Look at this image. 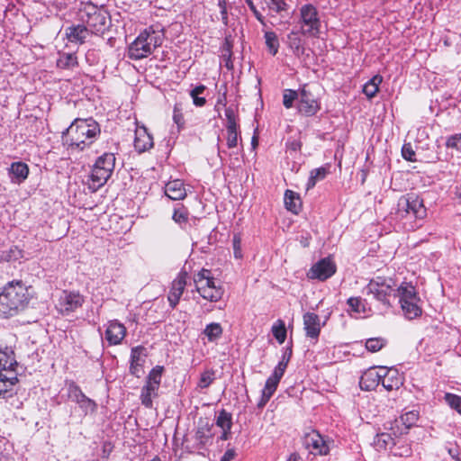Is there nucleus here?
<instances>
[{"label":"nucleus","instance_id":"20e7f679","mask_svg":"<svg viewBox=\"0 0 461 461\" xmlns=\"http://www.w3.org/2000/svg\"><path fill=\"white\" fill-rule=\"evenodd\" d=\"M164 33L152 26L145 29L128 48V57L139 60L149 57L158 47L161 46Z\"/></svg>","mask_w":461,"mask_h":461},{"label":"nucleus","instance_id":"dca6fc26","mask_svg":"<svg viewBox=\"0 0 461 461\" xmlns=\"http://www.w3.org/2000/svg\"><path fill=\"white\" fill-rule=\"evenodd\" d=\"M186 279L187 273L182 271L178 274L177 277L171 284V288L167 295V300L169 302L171 308L173 309L178 304L179 300L185 291V288L187 284Z\"/></svg>","mask_w":461,"mask_h":461},{"label":"nucleus","instance_id":"338daca9","mask_svg":"<svg viewBox=\"0 0 461 461\" xmlns=\"http://www.w3.org/2000/svg\"><path fill=\"white\" fill-rule=\"evenodd\" d=\"M234 449H227L224 455L221 456V461H232L235 457Z\"/></svg>","mask_w":461,"mask_h":461},{"label":"nucleus","instance_id":"c85d7f7f","mask_svg":"<svg viewBox=\"0 0 461 461\" xmlns=\"http://www.w3.org/2000/svg\"><path fill=\"white\" fill-rule=\"evenodd\" d=\"M284 200L285 208L291 212L297 214L301 211L302 201L297 193L292 190H286Z\"/></svg>","mask_w":461,"mask_h":461},{"label":"nucleus","instance_id":"5701e85b","mask_svg":"<svg viewBox=\"0 0 461 461\" xmlns=\"http://www.w3.org/2000/svg\"><path fill=\"white\" fill-rule=\"evenodd\" d=\"M165 194L171 200H182L186 196L184 183L180 179L169 181L165 186Z\"/></svg>","mask_w":461,"mask_h":461},{"label":"nucleus","instance_id":"0e129e2a","mask_svg":"<svg viewBox=\"0 0 461 461\" xmlns=\"http://www.w3.org/2000/svg\"><path fill=\"white\" fill-rule=\"evenodd\" d=\"M217 2H218V6L220 7L221 21L225 25H227L228 24V13H227L226 0H217Z\"/></svg>","mask_w":461,"mask_h":461},{"label":"nucleus","instance_id":"4c0bfd02","mask_svg":"<svg viewBox=\"0 0 461 461\" xmlns=\"http://www.w3.org/2000/svg\"><path fill=\"white\" fill-rule=\"evenodd\" d=\"M203 334L207 337L209 341L213 342L221 337L222 328L220 323L212 322L206 325L203 330Z\"/></svg>","mask_w":461,"mask_h":461},{"label":"nucleus","instance_id":"c03bdc74","mask_svg":"<svg viewBox=\"0 0 461 461\" xmlns=\"http://www.w3.org/2000/svg\"><path fill=\"white\" fill-rule=\"evenodd\" d=\"M67 394L68 399L77 402L85 393L75 382L71 381L67 384Z\"/></svg>","mask_w":461,"mask_h":461},{"label":"nucleus","instance_id":"4d7b16f0","mask_svg":"<svg viewBox=\"0 0 461 461\" xmlns=\"http://www.w3.org/2000/svg\"><path fill=\"white\" fill-rule=\"evenodd\" d=\"M232 248L235 258H242L243 254L241 250V236L240 233H235L232 238Z\"/></svg>","mask_w":461,"mask_h":461},{"label":"nucleus","instance_id":"6e6d98bb","mask_svg":"<svg viewBox=\"0 0 461 461\" xmlns=\"http://www.w3.org/2000/svg\"><path fill=\"white\" fill-rule=\"evenodd\" d=\"M384 346V340L380 338H372L366 340V348L370 352H377Z\"/></svg>","mask_w":461,"mask_h":461},{"label":"nucleus","instance_id":"680f3d73","mask_svg":"<svg viewBox=\"0 0 461 461\" xmlns=\"http://www.w3.org/2000/svg\"><path fill=\"white\" fill-rule=\"evenodd\" d=\"M447 148L461 149V133L450 136L446 142Z\"/></svg>","mask_w":461,"mask_h":461},{"label":"nucleus","instance_id":"5fc2aeb1","mask_svg":"<svg viewBox=\"0 0 461 461\" xmlns=\"http://www.w3.org/2000/svg\"><path fill=\"white\" fill-rule=\"evenodd\" d=\"M182 111L181 104H176L173 110V121L177 125L178 129L185 126V119Z\"/></svg>","mask_w":461,"mask_h":461},{"label":"nucleus","instance_id":"9b49d317","mask_svg":"<svg viewBox=\"0 0 461 461\" xmlns=\"http://www.w3.org/2000/svg\"><path fill=\"white\" fill-rule=\"evenodd\" d=\"M303 447L313 455H327L330 451L329 445L323 437L315 429H311L304 432L303 438Z\"/></svg>","mask_w":461,"mask_h":461},{"label":"nucleus","instance_id":"72a5a7b5","mask_svg":"<svg viewBox=\"0 0 461 461\" xmlns=\"http://www.w3.org/2000/svg\"><path fill=\"white\" fill-rule=\"evenodd\" d=\"M264 38L269 53L273 56L276 55L279 50V41L276 33L272 31H267L265 32Z\"/></svg>","mask_w":461,"mask_h":461},{"label":"nucleus","instance_id":"58836bf2","mask_svg":"<svg viewBox=\"0 0 461 461\" xmlns=\"http://www.w3.org/2000/svg\"><path fill=\"white\" fill-rule=\"evenodd\" d=\"M215 422L221 429L230 430L232 427L231 413L228 412L224 409L221 410L216 417Z\"/></svg>","mask_w":461,"mask_h":461},{"label":"nucleus","instance_id":"8fccbe9b","mask_svg":"<svg viewBox=\"0 0 461 461\" xmlns=\"http://www.w3.org/2000/svg\"><path fill=\"white\" fill-rule=\"evenodd\" d=\"M162 372L163 366H157L156 367L152 368L147 377L146 382L159 386L162 377Z\"/></svg>","mask_w":461,"mask_h":461},{"label":"nucleus","instance_id":"de8ad7c7","mask_svg":"<svg viewBox=\"0 0 461 461\" xmlns=\"http://www.w3.org/2000/svg\"><path fill=\"white\" fill-rule=\"evenodd\" d=\"M299 100V91L285 89L283 93V104L285 108H292L294 102Z\"/></svg>","mask_w":461,"mask_h":461},{"label":"nucleus","instance_id":"7c9ffc66","mask_svg":"<svg viewBox=\"0 0 461 461\" xmlns=\"http://www.w3.org/2000/svg\"><path fill=\"white\" fill-rule=\"evenodd\" d=\"M159 386L146 382L141 389L140 400L141 403L147 408H152V398L158 395Z\"/></svg>","mask_w":461,"mask_h":461},{"label":"nucleus","instance_id":"774afa93","mask_svg":"<svg viewBox=\"0 0 461 461\" xmlns=\"http://www.w3.org/2000/svg\"><path fill=\"white\" fill-rule=\"evenodd\" d=\"M227 124H226V130L227 131H236L239 130V125L237 123V118L235 119H226Z\"/></svg>","mask_w":461,"mask_h":461},{"label":"nucleus","instance_id":"bb28decb","mask_svg":"<svg viewBox=\"0 0 461 461\" xmlns=\"http://www.w3.org/2000/svg\"><path fill=\"white\" fill-rule=\"evenodd\" d=\"M264 3L271 16L279 14L281 17L288 15L290 5L285 0H264Z\"/></svg>","mask_w":461,"mask_h":461},{"label":"nucleus","instance_id":"6ab92c4d","mask_svg":"<svg viewBox=\"0 0 461 461\" xmlns=\"http://www.w3.org/2000/svg\"><path fill=\"white\" fill-rule=\"evenodd\" d=\"M126 335L125 326L117 320L109 321L105 330V339L110 345H118Z\"/></svg>","mask_w":461,"mask_h":461},{"label":"nucleus","instance_id":"aec40b11","mask_svg":"<svg viewBox=\"0 0 461 461\" xmlns=\"http://www.w3.org/2000/svg\"><path fill=\"white\" fill-rule=\"evenodd\" d=\"M153 145V138L148 132L146 127L142 126L135 131L134 148L138 152H145L151 149Z\"/></svg>","mask_w":461,"mask_h":461},{"label":"nucleus","instance_id":"ddd939ff","mask_svg":"<svg viewBox=\"0 0 461 461\" xmlns=\"http://www.w3.org/2000/svg\"><path fill=\"white\" fill-rule=\"evenodd\" d=\"M335 272V265L329 258H322L311 267L307 276L311 279L324 281L332 276Z\"/></svg>","mask_w":461,"mask_h":461},{"label":"nucleus","instance_id":"39448f33","mask_svg":"<svg viewBox=\"0 0 461 461\" xmlns=\"http://www.w3.org/2000/svg\"><path fill=\"white\" fill-rule=\"evenodd\" d=\"M396 284L392 278L377 276L363 288V294L371 296L386 309L392 306L391 299L396 298Z\"/></svg>","mask_w":461,"mask_h":461},{"label":"nucleus","instance_id":"e2e57ef3","mask_svg":"<svg viewBox=\"0 0 461 461\" xmlns=\"http://www.w3.org/2000/svg\"><path fill=\"white\" fill-rule=\"evenodd\" d=\"M286 149L290 152H297L302 149V142L299 140L289 139L285 143Z\"/></svg>","mask_w":461,"mask_h":461},{"label":"nucleus","instance_id":"393cba45","mask_svg":"<svg viewBox=\"0 0 461 461\" xmlns=\"http://www.w3.org/2000/svg\"><path fill=\"white\" fill-rule=\"evenodd\" d=\"M394 444V438L391 434L386 432L377 433L372 442L373 447L378 452L385 451L387 449H391L392 451Z\"/></svg>","mask_w":461,"mask_h":461},{"label":"nucleus","instance_id":"bf43d9fd","mask_svg":"<svg viewBox=\"0 0 461 461\" xmlns=\"http://www.w3.org/2000/svg\"><path fill=\"white\" fill-rule=\"evenodd\" d=\"M402 158L408 161H416L415 152L410 143L404 144L402 148Z\"/></svg>","mask_w":461,"mask_h":461},{"label":"nucleus","instance_id":"3c124183","mask_svg":"<svg viewBox=\"0 0 461 461\" xmlns=\"http://www.w3.org/2000/svg\"><path fill=\"white\" fill-rule=\"evenodd\" d=\"M419 419V413L417 411H408L401 416V421L405 426V429H410L416 423Z\"/></svg>","mask_w":461,"mask_h":461},{"label":"nucleus","instance_id":"37998d69","mask_svg":"<svg viewBox=\"0 0 461 461\" xmlns=\"http://www.w3.org/2000/svg\"><path fill=\"white\" fill-rule=\"evenodd\" d=\"M77 403L85 414H87L88 412H95L97 408L95 402L88 398L86 394H84L82 398L77 402Z\"/></svg>","mask_w":461,"mask_h":461},{"label":"nucleus","instance_id":"a19ab883","mask_svg":"<svg viewBox=\"0 0 461 461\" xmlns=\"http://www.w3.org/2000/svg\"><path fill=\"white\" fill-rule=\"evenodd\" d=\"M272 333L279 344H283L286 339V328L284 321L278 320L272 326Z\"/></svg>","mask_w":461,"mask_h":461},{"label":"nucleus","instance_id":"79ce46f5","mask_svg":"<svg viewBox=\"0 0 461 461\" xmlns=\"http://www.w3.org/2000/svg\"><path fill=\"white\" fill-rule=\"evenodd\" d=\"M189 212L188 210L183 205H177L174 209L172 219L179 225L185 224L188 221Z\"/></svg>","mask_w":461,"mask_h":461},{"label":"nucleus","instance_id":"7ed1b4c3","mask_svg":"<svg viewBox=\"0 0 461 461\" xmlns=\"http://www.w3.org/2000/svg\"><path fill=\"white\" fill-rule=\"evenodd\" d=\"M77 17L94 34H104L111 26L108 12L103 5L98 6L92 2L80 4Z\"/></svg>","mask_w":461,"mask_h":461},{"label":"nucleus","instance_id":"4468645a","mask_svg":"<svg viewBox=\"0 0 461 461\" xmlns=\"http://www.w3.org/2000/svg\"><path fill=\"white\" fill-rule=\"evenodd\" d=\"M381 384L387 391L399 389L403 384V376L397 369L380 366Z\"/></svg>","mask_w":461,"mask_h":461},{"label":"nucleus","instance_id":"864d4df0","mask_svg":"<svg viewBox=\"0 0 461 461\" xmlns=\"http://www.w3.org/2000/svg\"><path fill=\"white\" fill-rule=\"evenodd\" d=\"M292 352V347L286 348L283 353L282 359L279 361L275 369H281V373L285 374L287 365L291 359Z\"/></svg>","mask_w":461,"mask_h":461},{"label":"nucleus","instance_id":"f8f14e48","mask_svg":"<svg viewBox=\"0 0 461 461\" xmlns=\"http://www.w3.org/2000/svg\"><path fill=\"white\" fill-rule=\"evenodd\" d=\"M85 298L78 292L62 291L57 304V309L62 314H69L80 308Z\"/></svg>","mask_w":461,"mask_h":461},{"label":"nucleus","instance_id":"1a4fd4ad","mask_svg":"<svg viewBox=\"0 0 461 461\" xmlns=\"http://www.w3.org/2000/svg\"><path fill=\"white\" fill-rule=\"evenodd\" d=\"M298 111L305 116H313L321 109V103L308 85L299 89Z\"/></svg>","mask_w":461,"mask_h":461},{"label":"nucleus","instance_id":"c9c22d12","mask_svg":"<svg viewBox=\"0 0 461 461\" xmlns=\"http://www.w3.org/2000/svg\"><path fill=\"white\" fill-rule=\"evenodd\" d=\"M419 302H408L406 304L402 303L401 307L404 313V316L409 319L412 320L421 315L422 310L419 306Z\"/></svg>","mask_w":461,"mask_h":461},{"label":"nucleus","instance_id":"0eeeda50","mask_svg":"<svg viewBox=\"0 0 461 461\" xmlns=\"http://www.w3.org/2000/svg\"><path fill=\"white\" fill-rule=\"evenodd\" d=\"M194 282L195 290L203 299L216 303L222 298L224 290L221 285H216L211 270L203 268L194 276Z\"/></svg>","mask_w":461,"mask_h":461},{"label":"nucleus","instance_id":"603ef678","mask_svg":"<svg viewBox=\"0 0 461 461\" xmlns=\"http://www.w3.org/2000/svg\"><path fill=\"white\" fill-rule=\"evenodd\" d=\"M445 400L452 409L456 410L461 414V396L447 393L445 394Z\"/></svg>","mask_w":461,"mask_h":461},{"label":"nucleus","instance_id":"69168bd1","mask_svg":"<svg viewBox=\"0 0 461 461\" xmlns=\"http://www.w3.org/2000/svg\"><path fill=\"white\" fill-rule=\"evenodd\" d=\"M211 436L206 435L203 431V429H199L195 433L196 439L200 442L202 445H205L210 438Z\"/></svg>","mask_w":461,"mask_h":461},{"label":"nucleus","instance_id":"a18cd8bd","mask_svg":"<svg viewBox=\"0 0 461 461\" xmlns=\"http://www.w3.org/2000/svg\"><path fill=\"white\" fill-rule=\"evenodd\" d=\"M215 380V372L212 369L205 370L201 374L200 379L198 381L197 386L200 389L208 388Z\"/></svg>","mask_w":461,"mask_h":461},{"label":"nucleus","instance_id":"a211bd4d","mask_svg":"<svg viewBox=\"0 0 461 461\" xmlns=\"http://www.w3.org/2000/svg\"><path fill=\"white\" fill-rule=\"evenodd\" d=\"M303 319L306 337L317 340L321 328L319 315L314 312H308L303 314Z\"/></svg>","mask_w":461,"mask_h":461},{"label":"nucleus","instance_id":"b1692460","mask_svg":"<svg viewBox=\"0 0 461 461\" xmlns=\"http://www.w3.org/2000/svg\"><path fill=\"white\" fill-rule=\"evenodd\" d=\"M29 175V167L24 162H13L9 167L11 181L14 184L23 183Z\"/></svg>","mask_w":461,"mask_h":461},{"label":"nucleus","instance_id":"f704fd0d","mask_svg":"<svg viewBox=\"0 0 461 461\" xmlns=\"http://www.w3.org/2000/svg\"><path fill=\"white\" fill-rule=\"evenodd\" d=\"M347 303L349 309L356 313L367 314L370 312V308L366 307V300L361 297H350Z\"/></svg>","mask_w":461,"mask_h":461},{"label":"nucleus","instance_id":"c756f323","mask_svg":"<svg viewBox=\"0 0 461 461\" xmlns=\"http://www.w3.org/2000/svg\"><path fill=\"white\" fill-rule=\"evenodd\" d=\"M286 44L295 56L300 57L304 53L303 40L298 32L292 31L287 34Z\"/></svg>","mask_w":461,"mask_h":461},{"label":"nucleus","instance_id":"4be33fe9","mask_svg":"<svg viewBox=\"0 0 461 461\" xmlns=\"http://www.w3.org/2000/svg\"><path fill=\"white\" fill-rule=\"evenodd\" d=\"M396 297H399L400 303L406 304L408 302H420L415 287L411 283H402L395 287Z\"/></svg>","mask_w":461,"mask_h":461},{"label":"nucleus","instance_id":"a878e982","mask_svg":"<svg viewBox=\"0 0 461 461\" xmlns=\"http://www.w3.org/2000/svg\"><path fill=\"white\" fill-rule=\"evenodd\" d=\"M18 363L14 359V352L6 348L5 350H0V372L6 371L10 373V375L15 374L14 366H17Z\"/></svg>","mask_w":461,"mask_h":461},{"label":"nucleus","instance_id":"9d476101","mask_svg":"<svg viewBox=\"0 0 461 461\" xmlns=\"http://www.w3.org/2000/svg\"><path fill=\"white\" fill-rule=\"evenodd\" d=\"M398 212L402 217L411 214L416 219H423L427 214L423 201L413 194L408 195V197L402 196L399 199Z\"/></svg>","mask_w":461,"mask_h":461},{"label":"nucleus","instance_id":"f03ea898","mask_svg":"<svg viewBox=\"0 0 461 461\" xmlns=\"http://www.w3.org/2000/svg\"><path fill=\"white\" fill-rule=\"evenodd\" d=\"M100 133V126L94 119H76L63 131L62 138L69 147L84 150L97 140Z\"/></svg>","mask_w":461,"mask_h":461},{"label":"nucleus","instance_id":"412c9836","mask_svg":"<svg viewBox=\"0 0 461 461\" xmlns=\"http://www.w3.org/2000/svg\"><path fill=\"white\" fill-rule=\"evenodd\" d=\"M65 32L68 41L76 44H83L90 32L87 27L82 23L81 24L67 27Z\"/></svg>","mask_w":461,"mask_h":461},{"label":"nucleus","instance_id":"f3484780","mask_svg":"<svg viewBox=\"0 0 461 461\" xmlns=\"http://www.w3.org/2000/svg\"><path fill=\"white\" fill-rule=\"evenodd\" d=\"M381 384L380 367H371L360 377L359 386L363 391H373Z\"/></svg>","mask_w":461,"mask_h":461},{"label":"nucleus","instance_id":"2eb2a0df","mask_svg":"<svg viewBox=\"0 0 461 461\" xmlns=\"http://www.w3.org/2000/svg\"><path fill=\"white\" fill-rule=\"evenodd\" d=\"M284 374L280 370L274 369L272 375L267 379L265 386L262 390L261 399L258 403V408H264L270 398L273 396Z\"/></svg>","mask_w":461,"mask_h":461},{"label":"nucleus","instance_id":"13d9d810","mask_svg":"<svg viewBox=\"0 0 461 461\" xmlns=\"http://www.w3.org/2000/svg\"><path fill=\"white\" fill-rule=\"evenodd\" d=\"M240 138V132L239 130L227 131V146L229 149H233L238 146V140Z\"/></svg>","mask_w":461,"mask_h":461},{"label":"nucleus","instance_id":"473e14b6","mask_svg":"<svg viewBox=\"0 0 461 461\" xmlns=\"http://www.w3.org/2000/svg\"><path fill=\"white\" fill-rule=\"evenodd\" d=\"M383 77L375 75L369 81H367L363 87L364 94L368 98H373L379 90V85L382 83Z\"/></svg>","mask_w":461,"mask_h":461},{"label":"nucleus","instance_id":"052dcab7","mask_svg":"<svg viewBox=\"0 0 461 461\" xmlns=\"http://www.w3.org/2000/svg\"><path fill=\"white\" fill-rule=\"evenodd\" d=\"M246 4L248 5L250 11L255 15L256 19L264 26H266V21L265 17L262 15V14L257 9V6L255 5L254 2L252 0H246Z\"/></svg>","mask_w":461,"mask_h":461},{"label":"nucleus","instance_id":"cd10ccee","mask_svg":"<svg viewBox=\"0 0 461 461\" xmlns=\"http://www.w3.org/2000/svg\"><path fill=\"white\" fill-rule=\"evenodd\" d=\"M145 351V348L141 346H138L131 348V366H130V373L136 376L140 377L142 373L141 364H140V355Z\"/></svg>","mask_w":461,"mask_h":461},{"label":"nucleus","instance_id":"2f4dec72","mask_svg":"<svg viewBox=\"0 0 461 461\" xmlns=\"http://www.w3.org/2000/svg\"><path fill=\"white\" fill-rule=\"evenodd\" d=\"M77 64V57L75 53H60L57 59V67L62 69H72Z\"/></svg>","mask_w":461,"mask_h":461},{"label":"nucleus","instance_id":"09e8293b","mask_svg":"<svg viewBox=\"0 0 461 461\" xmlns=\"http://www.w3.org/2000/svg\"><path fill=\"white\" fill-rule=\"evenodd\" d=\"M231 57H232L231 44L230 43V41L228 40H226L223 44L221 58L224 60L225 67L228 69L233 68V63H232Z\"/></svg>","mask_w":461,"mask_h":461},{"label":"nucleus","instance_id":"f257e3e1","mask_svg":"<svg viewBox=\"0 0 461 461\" xmlns=\"http://www.w3.org/2000/svg\"><path fill=\"white\" fill-rule=\"evenodd\" d=\"M27 285L22 280L8 282L0 291V316L12 318L23 312L29 303Z\"/></svg>","mask_w":461,"mask_h":461},{"label":"nucleus","instance_id":"423d86ee","mask_svg":"<svg viewBox=\"0 0 461 461\" xmlns=\"http://www.w3.org/2000/svg\"><path fill=\"white\" fill-rule=\"evenodd\" d=\"M115 155L111 152L104 153L95 160L88 179V188L97 191L111 177L115 167Z\"/></svg>","mask_w":461,"mask_h":461},{"label":"nucleus","instance_id":"ea45409f","mask_svg":"<svg viewBox=\"0 0 461 461\" xmlns=\"http://www.w3.org/2000/svg\"><path fill=\"white\" fill-rule=\"evenodd\" d=\"M326 175L327 170L322 167L312 169L310 173V176L306 184V189L310 190L313 188L318 181L325 178Z\"/></svg>","mask_w":461,"mask_h":461},{"label":"nucleus","instance_id":"6e6552de","mask_svg":"<svg viewBox=\"0 0 461 461\" xmlns=\"http://www.w3.org/2000/svg\"><path fill=\"white\" fill-rule=\"evenodd\" d=\"M301 32L310 37H318L321 31V19L317 8L312 4L303 5L300 8Z\"/></svg>","mask_w":461,"mask_h":461},{"label":"nucleus","instance_id":"49530a36","mask_svg":"<svg viewBox=\"0 0 461 461\" xmlns=\"http://www.w3.org/2000/svg\"><path fill=\"white\" fill-rule=\"evenodd\" d=\"M392 453L393 456H409L411 455V448L407 443L398 439L395 441Z\"/></svg>","mask_w":461,"mask_h":461},{"label":"nucleus","instance_id":"e433bc0d","mask_svg":"<svg viewBox=\"0 0 461 461\" xmlns=\"http://www.w3.org/2000/svg\"><path fill=\"white\" fill-rule=\"evenodd\" d=\"M17 382V373L7 375L0 372V396L5 395Z\"/></svg>","mask_w":461,"mask_h":461}]
</instances>
